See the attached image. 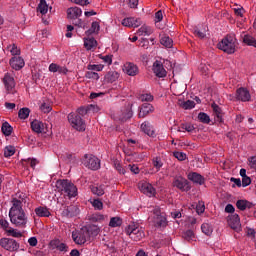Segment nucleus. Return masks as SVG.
Wrapping results in <instances>:
<instances>
[{
	"label": "nucleus",
	"instance_id": "nucleus-16",
	"mask_svg": "<svg viewBox=\"0 0 256 256\" xmlns=\"http://www.w3.org/2000/svg\"><path fill=\"white\" fill-rule=\"evenodd\" d=\"M123 71L124 73H126V75H129L130 77H135V75L139 74V67H137V65H135L134 63L126 62L124 64Z\"/></svg>",
	"mask_w": 256,
	"mask_h": 256
},
{
	"label": "nucleus",
	"instance_id": "nucleus-13",
	"mask_svg": "<svg viewBox=\"0 0 256 256\" xmlns=\"http://www.w3.org/2000/svg\"><path fill=\"white\" fill-rule=\"evenodd\" d=\"M153 73L159 78L167 77V70H165L163 63L159 60L153 63Z\"/></svg>",
	"mask_w": 256,
	"mask_h": 256
},
{
	"label": "nucleus",
	"instance_id": "nucleus-34",
	"mask_svg": "<svg viewBox=\"0 0 256 256\" xmlns=\"http://www.w3.org/2000/svg\"><path fill=\"white\" fill-rule=\"evenodd\" d=\"M51 246L55 247V249H57L58 251H64L65 253H67V244L61 243L59 240L52 241Z\"/></svg>",
	"mask_w": 256,
	"mask_h": 256
},
{
	"label": "nucleus",
	"instance_id": "nucleus-19",
	"mask_svg": "<svg viewBox=\"0 0 256 256\" xmlns=\"http://www.w3.org/2000/svg\"><path fill=\"white\" fill-rule=\"evenodd\" d=\"M228 225L231 229L237 231V229L241 228V219L238 214H232L228 217Z\"/></svg>",
	"mask_w": 256,
	"mask_h": 256
},
{
	"label": "nucleus",
	"instance_id": "nucleus-6",
	"mask_svg": "<svg viewBox=\"0 0 256 256\" xmlns=\"http://www.w3.org/2000/svg\"><path fill=\"white\" fill-rule=\"evenodd\" d=\"M9 217L12 225H15V227H25L27 225V216L25 215V211L9 214Z\"/></svg>",
	"mask_w": 256,
	"mask_h": 256
},
{
	"label": "nucleus",
	"instance_id": "nucleus-56",
	"mask_svg": "<svg viewBox=\"0 0 256 256\" xmlns=\"http://www.w3.org/2000/svg\"><path fill=\"white\" fill-rule=\"evenodd\" d=\"M122 25L124 27H133V17L130 18H124L122 20Z\"/></svg>",
	"mask_w": 256,
	"mask_h": 256
},
{
	"label": "nucleus",
	"instance_id": "nucleus-57",
	"mask_svg": "<svg viewBox=\"0 0 256 256\" xmlns=\"http://www.w3.org/2000/svg\"><path fill=\"white\" fill-rule=\"evenodd\" d=\"M72 23L76 26V27H83L85 28V22H83V20L79 19V18H74L72 19Z\"/></svg>",
	"mask_w": 256,
	"mask_h": 256
},
{
	"label": "nucleus",
	"instance_id": "nucleus-29",
	"mask_svg": "<svg viewBox=\"0 0 256 256\" xmlns=\"http://www.w3.org/2000/svg\"><path fill=\"white\" fill-rule=\"evenodd\" d=\"M37 11L38 13H41V15H47V11H49V5L47 4L46 0H40Z\"/></svg>",
	"mask_w": 256,
	"mask_h": 256
},
{
	"label": "nucleus",
	"instance_id": "nucleus-51",
	"mask_svg": "<svg viewBox=\"0 0 256 256\" xmlns=\"http://www.w3.org/2000/svg\"><path fill=\"white\" fill-rule=\"evenodd\" d=\"M7 233L8 235H10V237H16V238L23 237V234L20 231L13 228L7 230Z\"/></svg>",
	"mask_w": 256,
	"mask_h": 256
},
{
	"label": "nucleus",
	"instance_id": "nucleus-21",
	"mask_svg": "<svg viewBox=\"0 0 256 256\" xmlns=\"http://www.w3.org/2000/svg\"><path fill=\"white\" fill-rule=\"evenodd\" d=\"M82 15H83V10H81V8L79 7H71L67 9V17L71 21L73 19H79V17H81Z\"/></svg>",
	"mask_w": 256,
	"mask_h": 256
},
{
	"label": "nucleus",
	"instance_id": "nucleus-44",
	"mask_svg": "<svg viewBox=\"0 0 256 256\" xmlns=\"http://www.w3.org/2000/svg\"><path fill=\"white\" fill-rule=\"evenodd\" d=\"M152 165L155 167L156 171H160L161 167H163V161L159 157H155L152 159Z\"/></svg>",
	"mask_w": 256,
	"mask_h": 256
},
{
	"label": "nucleus",
	"instance_id": "nucleus-36",
	"mask_svg": "<svg viewBox=\"0 0 256 256\" xmlns=\"http://www.w3.org/2000/svg\"><path fill=\"white\" fill-rule=\"evenodd\" d=\"M161 45L164 47H167L168 49H171L173 47V39H171L169 36H164L160 39Z\"/></svg>",
	"mask_w": 256,
	"mask_h": 256
},
{
	"label": "nucleus",
	"instance_id": "nucleus-46",
	"mask_svg": "<svg viewBox=\"0 0 256 256\" xmlns=\"http://www.w3.org/2000/svg\"><path fill=\"white\" fill-rule=\"evenodd\" d=\"M247 205H248L247 200H238L236 202V207L240 211H245V209H247Z\"/></svg>",
	"mask_w": 256,
	"mask_h": 256
},
{
	"label": "nucleus",
	"instance_id": "nucleus-43",
	"mask_svg": "<svg viewBox=\"0 0 256 256\" xmlns=\"http://www.w3.org/2000/svg\"><path fill=\"white\" fill-rule=\"evenodd\" d=\"M201 230L204 235H211L213 233V227L209 223H203L201 225Z\"/></svg>",
	"mask_w": 256,
	"mask_h": 256
},
{
	"label": "nucleus",
	"instance_id": "nucleus-12",
	"mask_svg": "<svg viewBox=\"0 0 256 256\" xmlns=\"http://www.w3.org/2000/svg\"><path fill=\"white\" fill-rule=\"evenodd\" d=\"M23 198H12L11 200V208L9 210V214H13V213H21L24 212L25 210H23Z\"/></svg>",
	"mask_w": 256,
	"mask_h": 256
},
{
	"label": "nucleus",
	"instance_id": "nucleus-55",
	"mask_svg": "<svg viewBox=\"0 0 256 256\" xmlns=\"http://www.w3.org/2000/svg\"><path fill=\"white\" fill-rule=\"evenodd\" d=\"M173 155L176 159H178V161H185V159H187V154L184 152L176 151L173 153Z\"/></svg>",
	"mask_w": 256,
	"mask_h": 256
},
{
	"label": "nucleus",
	"instance_id": "nucleus-42",
	"mask_svg": "<svg viewBox=\"0 0 256 256\" xmlns=\"http://www.w3.org/2000/svg\"><path fill=\"white\" fill-rule=\"evenodd\" d=\"M91 191L94 195H97L98 197H101L105 195V189H103V186H92Z\"/></svg>",
	"mask_w": 256,
	"mask_h": 256
},
{
	"label": "nucleus",
	"instance_id": "nucleus-20",
	"mask_svg": "<svg viewBox=\"0 0 256 256\" xmlns=\"http://www.w3.org/2000/svg\"><path fill=\"white\" fill-rule=\"evenodd\" d=\"M189 181L195 183L196 185H205V177L197 172H190L188 174Z\"/></svg>",
	"mask_w": 256,
	"mask_h": 256
},
{
	"label": "nucleus",
	"instance_id": "nucleus-39",
	"mask_svg": "<svg viewBox=\"0 0 256 256\" xmlns=\"http://www.w3.org/2000/svg\"><path fill=\"white\" fill-rule=\"evenodd\" d=\"M198 120L200 123H205L206 125H209V123H211V118L205 112H200L198 114Z\"/></svg>",
	"mask_w": 256,
	"mask_h": 256
},
{
	"label": "nucleus",
	"instance_id": "nucleus-30",
	"mask_svg": "<svg viewBox=\"0 0 256 256\" xmlns=\"http://www.w3.org/2000/svg\"><path fill=\"white\" fill-rule=\"evenodd\" d=\"M104 79H105L106 83H115V81H117V79H119V74L116 71H111L105 75Z\"/></svg>",
	"mask_w": 256,
	"mask_h": 256
},
{
	"label": "nucleus",
	"instance_id": "nucleus-64",
	"mask_svg": "<svg viewBox=\"0 0 256 256\" xmlns=\"http://www.w3.org/2000/svg\"><path fill=\"white\" fill-rule=\"evenodd\" d=\"M10 53L11 55H19L21 51L19 50V48L16 47L15 44H13L12 46H10Z\"/></svg>",
	"mask_w": 256,
	"mask_h": 256
},
{
	"label": "nucleus",
	"instance_id": "nucleus-61",
	"mask_svg": "<svg viewBox=\"0 0 256 256\" xmlns=\"http://www.w3.org/2000/svg\"><path fill=\"white\" fill-rule=\"evenodd\" d=\"M40 109L42 113H51V107L49 106V104H46V103L42 104L40 106Z\"/></svg>",
	"mask_w": 256,
	"mask_h": 256
},
{
	"label": "nucleus",
	"instance_id": "nucleus-59",
	"mask_svg": "<svg viewBox=\"0 0 256 256\" xmlns=\"http://www.w3.org/2000/svg\"><path fill=\"white\" fill-rule=\"evenodd\" d=\"M114 165H115L116 171H118V173H120V175H125L126 170H125V168H123V166H121L120 163L116 162Z\"/></svg>",
	"mask_w": 256,
	"mask_h": 256
},
{
	"label": "nucleus",
	"instance_id": "nucleus-15",
	"mask_svg": "<svg viewBox=\"0 0 256 256\" xmlns=\"http://www.w3.org/2000/svg\"><path fill=\"white\" fill-rule=\"evenodd\" d=\"M155 111V108L150 103H144L139 108L138 117L139 119H144V117H147L149 113H153Z\"/></svg>",
	"mask_w": 256,
	"mask_h": 256
},
{
	"label": "nucleus",
	"instance_id": "nucleus-40",
	"mask_svg": "<svg viewBox=\"0 0 256 256\" xmlns=\"http://www.w3.org/2000/svg\"><path fill=\"white\" fill-rule=\"evenodd\" d=\"M90 221L92 223H101L102 221H105V216L103 214H99V213L92 214L90 216Z\"/></svg>",
	"mask_w": 256,
	"mask_h": 256
},
{
	"label": "nucleus",
	"instance_id": "nucleus-27",
	"mask_svg": "<svg viewBox=\"0 0 256 256\" xmlns=\"http://www.w3.org/2000/svg\"><path fill=\"white\" fill-rule=\"evenodd\" d=\"M84 229L90 239L91 237H97L99 235V228L97 225H89L84 227Z\"/></svg>",
	"mask_w": 256,
	"mask_h": 256
},
{
	"label": "nucleus",
	"instance_id": "nucleus-23",
	"mask_svg": "<svg viewBox=\"0 0 256 256\" xmlns=\"http://www.w3.org/2000/svg\"><path fill=\"white\" fill-rule=\"evenodd\" d=\"M140 191L144 193V195H147L148 197L155 196V189L153 188V185H151L150 183L141 184Z\"/></svg>",
	"mask_w": 256,
	"mask_h": 256
},
{
	"label": "nucleus",
	"instance_id": "nucleus-62",
	"mask_svg": "<svg viewBox=\"0 0 256 256\" xmlns=\"http://www.w3.org/2000/svg\"><path fill=\"white\" fill-rule=\"evenodd\" d=\"M133 117V111L126 109V113L122 116V121H127V119H131Z\"/></svg>",
	"mask_w": 256,
	"mask_h": 256
},
{
	"label": "nucleus",
	"instance_id": "nucleus-26",
	"mask_svg": "<svg viewBox=\"0 0 256 256\" xmlns=\"http://www.w3.org/2000/svg\"><path fill=\"white\" fill-rule=\"evenodd\" d=\"M141 129L143 133L148 135V137H154L155 136V130L153 129V126L149 122H144L141 124Z\"/></svg>",
	"mask_w": 256,
	"mask_h": 256
},
{
	"label": "nucleus",
	"instance_id": "nucleus-53",
	"mask_svg": "<svg viewBox=\"0 0 256 256\" xmlns=\"http://www.w3.org/2000/svg\"><path fill=\"white\" fill-rule=\"evenodd\" d=\"M90 107H93V105H90L89 107L85 108V107H80L77 109V113L80 117H85V115H87V113H89V109Z\"/></svg>",
	"mask_w": 256,
	"mask_h": 256
},
{
	"label": "nucleus",
	"instance_id": "nucleus-25",
	"mask_svg": "<svg viewBox=\"0 0 256 256\" xmlns=\"http://www.w3.org/2000/svg\"><path fill=\"white\" fill-rule=\"evenodd\" d=\"M31 129L34 133H45V123L34 120L31 122Z\"/></svg>",
	"mask_w": 256,
	"mask_h": 256
},
{
	"label": "nucleus",
	"instance_id": "nucleus-17",
	"mask_svg": "<svg viewBox=\"0 0 256 256\" xmlns=\"http://www.w3.org/2000/svg\"><path fill=\"white\" fill-rule=\"evenodd\" d=\"M80 211H79V207H77L76 205H70L68 207H65L62 211V215L63 217H77V215H79Z\"/></svg>",
	"mask_w": 256,
	"mask_h": 256
},
{
	"label": "nucleus",
	"instance_id": "nucleus-45",
	"mask_svg": "<svg viewBox=\"0 0 256 256\" xmlns=\"http://www.w3.org/2000/svg\"><path fill=\"white\" fill-rule=\"evenodd\" d=\"M180 107H182V109H186V110H189V109H194L195 107V102L192 101V100H187L185 102H182L180 104Z\"/></svg>",
	"mask_w": 256,
	"mask_h": 256
},
{
	"label": "nucleus",
	"instance_id": "nucleus-58",
	"mask_svg": "<svg viewBox=\"0 0 256 256\" xmlns=\"http://www.w3.org/2000/svg\"><path fill=\"white\" fill-rule=\"evenodd\" d=\"M140 101H146V102H150V101H153V95L151 94H142L140 96Z\"/></svg>",
	"mask_w": 256,
	"mask_h": 256
},
{
	"label": "nucleus",
	"instance_id": "nucleus-7",
	"mask_svg": "<svg viewBox=\"0 0 256 256\" xmlns=\"http://www.w3.org/2000/svg\"><path fill=\"white\" fill-rule=\"evenodd\" d=\"M173 187L182 191V193H187L191 191V183L187 181V179L183 178V176H176L172 182Z\"/></svg>",
	"mask_w": 256,
	"mask_h": 256
},
{
	"label": "nucleus",
	"instance_id": "nucleus-10",
	"mask_svg": "<svg viewBox=\"0 0 256 256\" xmlns=\"http://www.w3.org/2000/svg\"><path fill=\"white\" fill-rule=\"evenodd\" d=\"M0 246L6 251H17L19 249V243L11 238H2Z\"/></svg>",
	"mask_w": 256,
	"mask_h": 256
},
{
	"label": "nucleus",
	"instance_id": "nucleus-32",
	"mask_svg": "<svg viewBox=\"0 0 256 256\" xmlns=\"http://www.w3.org/2000/svg\"><path fill=\"white\" fill-rule=\"evenodd\" d=\"M153 33V29H151V27L147 26V25H143L139 28V30L137 31V35L139 36H147L149 37V35H151Z\"/></svg>",
	"mask_w": 256,
	"mask_h": 256
},
{
	"label": "nucleus",
	"instance_id": "nucleus-3",
	"mask_svg": "<svg viewBox=\"0 0 256 256\" xmlns=\"http://www.w3.org/2000/svg\"><path fill=\"white\" fill-rule=\"evenodd\" d=\"M125 233L133 241H141L145 237V232H143V228L139 227V224H130L126 228Z\"/></svg>",
	"mask_w": 256,
	"mask_h": 256
},
{
	"label": "nucleus",
	"instance_id": "nucleus-38",
	"mask_svg": "<svg viewBox=\"0 0 256 256\" xmlns=\"http://www.w3.org/2000/svg\"><path fill=\"white\" fill-rule=\"evenodd\" d=\"M29 113H31V110L27 107L21 108L18 112V117L19 119H28L29 118Z\"/></svg>",
	"mask_w": 256,
	"mask_h": 256
},
{
	"label": "nucleus",
	"instance_id": "nucleus-54",
	"mask_svg": "<svg viewBox=\"0 0 256 256\" xmlns=\"http://www.w3.org/2000/svg\"><path fill=\"white\" fill-rule=\"evenodd\" d=\"M194 35L199 39H205V37L207 36L205 30H200L199 28H194Z\"/></svg>",
	"mask_w": 256,
	"mask_h": 256
},
{
	"label": "nucleus",
	"instance_id": "nucleus-11",
	"mask_svg": "<svg viewBox=\"0 0 256 256\" xmlns=\"http://www.w3.org/2000/svg\"><path fill=\"white\" fill-rule=\"evenodd\" d=\"M3 83L7 93H15V78L13 75L6 73L3 78Z\"/></svg>",
	"mask_w": 256,
	"mask_h": 256
},
{
	"label": "nucleus",
	"instance_id": "nucleus-31",
	"mask_svg": "<svg viewBox=\"0 0 256 256\" xmlns=\"http://www.w3.org/2000/svg\"><path fill=\"white\" fill-rule=\"evenodd\" d=\"M35 213L37 217H49L51 215V212H49V209L47 207H37L35 209Z\"/></svg>",
	"mask_w": 256,
	"mask_h": 256
},
{
	"label": "nucleus",
	"instance_id": "nucleus-8",
	"mask_svg": "<svg viewBox=\"0 0 256 256\" xmlns=\"http://www.w3.org/2000/svg\"><path fill=\"white\" fill-rule=\"evenodd\" d=\"M153 223L155 227H167V217L161 213V209L153 210Z\"/></svg>",
	"mask_w": 256,
	"mask_h": 256
},
{
	"label": "nucleus",
	"instance_id": "nucleus-28",
	"mask_svg": "<svg viewBox=\"0 0 256 256\" xmlns=\"http://www.w3.org/2000/svg\"><path fill=\"white\" fill-rule=\"evenodd\" d=\"M84 47L87 51H91V49H95L97 47V40L95 38H86L84 39Z\"/></svg>",
	"mask_w": 256,
	"mask_h": 256
},
{
	"label": "nucleus",
	"instance_id": "nucleus-37",
	"mask_svg": "<svg viewBox=\"0 0 256 256\" xmlns=\"http://www.w3.org/2000/svg\"><path fill=\"white\" fill-rule=\"evenodd\" d=\"M123 225V219L120 217H112L109 222V227H121Z\"/></svg>",
	"mask_w": 256,
	"mask_h": 256
},
{
	"label": "nucleus",
	"instance_id": "nucleus-22",
	"mask_svg": "<svg viewBox=\"0 0 256 256\" xmlns=\"http://www.w3.org/2000/svg\"><path fill=\"white\" fill-rule=\"evenodd\" d=\"M50 73H60V75H67L69 70L65 66L57 65L56 63H51L49 65Z\"/></svg>",
	"mask_w": 256,
	"mask_h": 256
},
{
	"label": "nucleus",
	"instance_id": "nucleus-33",
	"mask_svg": "<svg viewBox=\"0 0 256 256\" xmlns=\"http://www.w3.org/2000/svg\"><path fill=\"white\" fill-rule=\"evenodd\" d=\"M242 39L245 45H248L249 47H256V39L250 34L244 35Z\"/></svg>",
	"mask_w": 256,
	"mask_h": 256
},
{
	"label": "nucleus",
	"instance_id": "nucleus-14",
	"mask_svg": "<svg viewBox=\"0 0 256 256\" xmlns=\"http://www.w3.org/2000/svg\"><path fill=\"white\" fill-rule=\"evenodd\" d=\"M236 99L237 101H243L244 103L247 101H251V93L246 88H238L236 90Z\"/></svg>",
	"mask_w": 256,
	"mask_h": 256
},
{
	"label": "nucleus",
	"instance_id": "nucleus-60",
	"mask_svg": "<svg viewBox=\"0 0 256 256\" xmlns=\"http://www.w3.org/2000/svg\"><path fill=\"white\" fill-rule=\"evenodd\" d=\"M196 212L198 215H201V213H205V204L199 202V204L196 206Z\"/></svg>",
	"mask_w": 256,
	"mask_h": 256
},
{
	"label": "nucleus",
	"instance_id": "nucleus-52",
	"mask_svg": "<svg viewBox=\"0 0 256 256\" xmlns=\"http://www.w3.org/2000/svg\"><path fill=\"white\" fill-rule=\"evenodd\" d=\"M88 71H103V65L101 64H89L87 66Z\"/></svg>",
	"mask_w": 256,
	"mask_h": 256
},
{
	"label": "nucleus",
	"instance_id": "nucleus-63",
	"mask_svg": "<svg viewBox=\"0 0 256 256\" xmlns=\"http://www.w3.org/2000/svg\"><path fill=\"white\" fill-rule=\"evenodd\" d=\"M249 185H251V178L248 176L242 178V187H249Z\"/></svg>",
	"mask_w": 256,
	"mask_h": 256
},
{
	"label": "nucleus",
	"instance_id": "nucleus-48",
	"mask_svg": "<svg viewBox=\"0 0 256 256\" xmlns=\"http://www.w3.org/2000/svg\"><path fill=\"white\" fill-rule=\"evenodd\" d=\"M86 79H94L95 81H99V73L88 71L85 73Z\"/></svg>",
	"mask_w": 256,
	"mask_h": 256
},
{
	"label": "nucleus",
	"instance_id": "nucleus-1",
	"mask_svg": "<svg viewBox=\"0 0 256 256\" xmlns=\"http://www.w3.org/2000/svg\"><path fill=\"white\" fill-rule=\"evenodd\" d=\"M56 189L67 197H77V187L69 180H57Z\"/></svg>",
	"mask_w": 256,
	"mask_h": 256
},
{
	"label": "nucleus",
	"instance_id": "nucleus-50",
	"mask_svg": "<svg viewBox=\"0 0 256 256\" xmlns=\"http://www.w3.org/2000/svg\"><path fill=\"white\" fill-rule=\"evenodd\" d=\"M15 155V148L13 146H7L4 150L5 157H13Z\"/></svg>",
	"mask_w": 256,
	"mask_h": 256
},
{
	"label": "nucleus",
	"instance_id": "nucleus-9",
	"mask_svg": "<svg viewBox=\"0 0 256 256\" xmlns=\"http://www.w3.org/2000/svg\"><path fill=\"white\" fill-rule=\"evenodd\" d=\"M72 239L74 243H76V245H85V243H87V239H90V238L85 228H82L80 231L72 232Z\"/></svg>",
	"mask_w": 256,
	"mask_h": 256
},
{
	"label": "nucleus",
	"instance_id": "nucleus-4",
	"mask_svg": "<svg viewBox=\"0 0 256 256\" xmlns=\"http://www.w3.org/2000/svg\"><path fill=\"white\" fill-rule=\"evenodd\" d=\"M82 164L87 169H91V171H97L101 168V160L93 154H86L82 159Z\"/></svg>",
	"mask_w": 256,
	"mask_h": 256
},
{
	"label": "nucleus",
	"instance_id": "nucleus-5",
	"mask_svg": "<svg viewBox=\"0 0 256 256\" xmlns=\"http://www.w3.org/2000/svg\"><path fill=\"white\" fill-rule=\"evenodd\" d=\"M68 121L76 131H85V121L79 114L73 112L68 114Z\"/></svg>",
	"mask_w": 256,
	"mask_h": 256
},
{
	"label": "nucleus",
	"instance_id": "nucleus-41",
	"mask_svg": "<svg viewBox=\"0 0 256 256\" xmlns=\"http://www.w3.org/2000/svg\"><path fill=\"white\" fill-rule=\"evenodd\" d=\"M182 237L185 241L191 242L195 239V233L193 230H187L183 232Z\"/></svg>",
	"mask_w": 256,
	"mask_h": 256
},
{
	"label": "nucleus",
	"instance_id": "nucleus-18",
	"mask_svg": "<svg viewBox=\"0 0 256 256\" xmlns=\"http://www.w3.org/2000/svg\"><path fill=\"white\" fill-rule=\"evenodd\" d=\"M10 66L12 69H15V71H21L25 67V60L21 58L20 56H14L10 60Z\"/></svg>",
	"mask_w": 256,
	"mask_h": 256
},
{
	"label": "nucleus",
	"instance_id": "nucleus-47",
	"mask_svg": "<svg viewBox=\"0 0 256 256\" xmlns=\"http://www.w3.org/2000/svg\"><path fill=\"white\" fill-rule=\"evenodd\" d=\"M92 207H94V209H96L97 211H101V209H103V202L99 199H94L92 202Z\"/></svg>",
	"mask_w": 256,
	"mask_h": 256
},
{
	"label": "nucleus",
	"instance_id": "nucleus-2",
	"mask_svg": "<svg viewBox=\"0 0 256 256\" xmlns=\"http://www.w3.org/2000/svg\"><path fill=\"white\" fill-rule=\"evenodd\" d=\"M237 47V38L235 35L230 34L224 37L221 42L218 43V49L224 51L228 55H233L235 53Z\"/></svg>",
	"mask_w": 256,
	"mask_h": 256
},
{
	"label": "nucleus",
	"instance_id": "nucleus-24",
	"mask_svg": "<svg viewBox=\"0 0 256 256\" xmlns=\"http://www.w3.org/2000/svg\"><path fill=\"white\" fill-rule=\"evenodd\" d=\"M211 107L213 109L215 121H217L218 123H223V110L221 109V107H219V105L215 103H213Z\"/></svg>",
	"mask_w": 256,
	"mask_h": 256
},
{
	"label": "nucleus",
	"instance_id": "nucleus-35",
	"mask_svg": "<svg viewBox=\"0 0 256 256\" xmlns=\"http://www.w3.org/2000/svg\"><path fill=\"white\" fill-rule=\"evenodd\" d=\"M1 131L3 135H5V137H9V135L13 133V127L11 126V124H9V122H4L2 124Z\"/></svg>",
	"mask_w": 256,
	"mask_h": 256
},
{
	"label": "nucleus",
	"instance_id": "nucleus-49",
	"mask_svg": "<svg viewBox=\"0 0 256 256\" xmlns=\"http://www.w3.org/2000/svg\"><path fill=\"white\" fill-rule=\"evenodd\" d=\"M99 29H100L99 22H97V21L92 22L91 28L88 30V33H89L90 35H91L92 33H99Z\"/></svg>",
	"mask_w": 256,
	"mask_h": 256
}]
</instances>
